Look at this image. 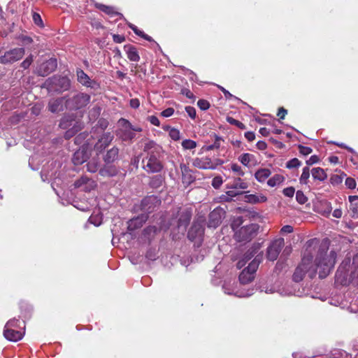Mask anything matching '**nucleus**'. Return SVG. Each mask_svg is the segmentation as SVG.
<instances>
[{"label": "nucleus", "instance_id": "nucleus-1", "mask_svg": "<svg viewBox=\"0 0 358 358\" xmlns=\"http://www.w3.org/2000/svg\"><path fill=\"white\" fill-rule=\"evenodd\" d=\"M336 259V253L334 251L331 250L329 252L328 247L326 245H321L314 262L310 255H304L301 264L293 274V280L296 282L301 281L306 273L310 278H313L317 272L320 278H325L334 268Z\"/></svg>", "mask_w": 358, "mask_h": 358}, {"label": "nucleus", "instance_id": "nucleus-2", "mask_svg": "<svg viewBox=\"0 0 358 358\" xmlns=\"http://www.w3.org/2000/svg\"><path fill=\"white\" fill-rule=\"evenodd\" d=\"M350 268L352 267L350 264V259H346L339 266L336 271L335 280L336 283L347 286L350 283L358 285V268L355 270H351L349 274Z\"/></svg>", "mask_w": 358, "mask_h": 358}, {"label": "nucleus", "instance_id": "nucleus-3", "mask_svg": "<svg viewBox=\"0 0 358 358\" xmlns=\"http://www.w3.org/2000/svg\"><path fill=\"white\" fill-rule=\"evenodd\" d=\"M206 217L203 215H199L194 221L192 226L188 231L187 236L191 241L200 242L204 234V224Z\"/></svg>", "mask_w": 358, "mask_h": 358}, {"label": "nucleus", "instance_id": "nucleus-4", "mask_svg": "<svg viewBox=\"0 0 358 358\" xmlns=\"http://www.w3.org/2000/svg\"><path fill=\"white\" fill-rule=\"evenodd\" d=\"M262 260L261 257L257 256L239 275V280L242 284H248L252 282L255 278L257 269Z\"/></svg>", "mask_w": 358, "mask_h": 358}, {"label": "nucleus", "instance_id": "nucleus-5", "mask_svg": "<svg viewBox=\"0 0 358 358\" xmlns=\"http://www.w3.org/2000/svg\"><path fill=\"white\" fill-rule=\"evenodd\" d=\"M143 168L148 173H159L163 169L161 161L156 156L155 152H149L142 160Z\"/></svg>", "mask_w": 358, "mask_h": 358}, {"label": "nucleus", "instance_id": "nucleus-6", "mask_svg": "<svg viewBox=\"0 0 358 358\" xmlns=\"http://www.w3.org/2000/svg\"><path fill=\"white\" fill-rule=\"evenodd\" d=\"M259 230L257 224H250L242 227L239 230L235 232L236 239L241 241H248L255 237Z\"/></svg>", "mask_w": 358, "mask_h": 358}, {"label": "nucleus", "instance_id": "nucleus-7", "mask_svg": "<svg viewBox=\"0 0 358 358\" xmlns=\"http://www.w3.org/2000/svg\"><path fill=\"white\" fill-rule=\"evenodd\" d=\"M121 127L116 131L117 136L123 141H131L135 137L132 131V125L125 119H120Z\"/></svg>", "mask_w": 358, "mask_h": 358}, {"label": "nucleus", "instance_id": "nucleus-8", "mask_svg": "<svg viewBox=\"0 0 358 358\" xmlns=\"http://www.w3.org/2000/svg\"><path fill=\"white\" fill-rule=\"evenodd\" d=\"M78 122H76L71 116H64L59 122V127L63 129H67L69 127L72 126L71 129H68L65 134L64 137L66 138H71L79 129L78 125Z\"/></svg>", "mask_w": 358, "mask_h": 358}, {"label": "nucleus", "instance_id": "nucleus-9", "mask_svg": "<svg viewBox=\"0 0 358 358\" xmlns=\"http://www.w3.org/2000/svg\"><path fill=\"white\" fill-rule=\"evenodd\" d=\"M284 244L285 241L282 238H280L272 241L267 248V259L270 261H275L277 259Z\"/></svg>", "mask_w": 358, "mask_h": 358}, {"label": "nucleus", "instance_id": "nucleus-10", "mask_svg": "<svg viewBox=\"0 0 358 358\" xmlns=\"http://www.w3.org/2000/svg\"><path fill=\"white\" fill-rule=\"evenodd\" d=\"M90 96L87 94L78 93L68 101V104L73 109H80L90 103Z\"/></svg>", "mask_w": 358, "mask_h": 358}, {"label": "nucleus", "instance_id": "nucleus-11", "mask_svg": "<svg viewBox=\"0 0 358 358\" xmlns=\"http://www.w3.org/2000/svg\"><path fill=\"white\" fill-rule=\"evenodd\" d=\"M225 214L226 212L223 208L220 207L215 208L209 214L208 227L212 228L217 227L222 223V220L225 217Z\"/></svg>", "mask_w": 358, "mask_h": 358}, {"label": "nucleus", "instance_id": "nucleus-12", "mask_svg": "<svg viewBox=\"0 0 358 358\" xmlns=\"http://www.w3.org/2000/svg\"><path fill=\"white\" fill-rule=\"evenodd\" d=\"M161 204V200L155 195L148 196L141 201V210L150 213L157 208Z\"/></svg>", "mask_w": 358, "mask_h": 358}, {"label": "nucleus", "instance_id": "nucleus-13", "mask_svg": "<svg viewBox=\"0 0 358 358\" xmlns=\"http://www.w3.org/2000/svg\"><path fill=\"white\" fill-rule=\"evenodd\" d=\"M57 66V59L50 58L43 62L36 69V73L40 76H47L53 72Z\"/></svg>", "mask_w": 358, "mask_h": 358}, {"label": "nucleus", "instance_id": "nucleus-14", "mask_svg": "<svg viewBox=\"0 0 358 358\" xmlns=\"http://www.w3.org/2000/svg\"><path fill=\"white\" fill-rule=\"evenodd\" d=\"M24 55V50L22 48H17L6 52L1 57V62L3 64L13 63L20 59Z\"/></svg>", "mask_w": 358, "mask_h": 358}, {"label": "nucleus", "instance_id": "nucleus-15", "mask_svg": "<svg viewBox=\"0 0 358 358\" xmlns=\"http://www.w3.org/2000/svg\"><path fill=\"white\" fill-rule=\"evenodd\" d=\"M114 138V136L110 132L104 133L99 139L98 142L94 145V149L101 152L107 146L110 145Z\"/></svg>", "mask_w": 358, "mask_h": 358}, {"label": "nucleus", "instance_id": "nucleus-16", "mask_svg": "<svg viewBox=\"0 0 358 358\" xmlns=\"http://www.w3.org/2000/svg\"><path fill=\"white\" fill-rule=\"evenodd\" d=\"M66 102L64 97L51 99L48 102V110L53 113L62 111Z\"/></svg>", "mask_w": 358, "mask_h": 358}, {"label": "nucleus", "instance_id": "nucleus-17", "mask_svg": "<svg viewBox=\"0 0 358 358\" xmlns=\"http://www.w3.org/2000/svg\"><path fill=\"white\" fill-rule=\"evenodd\" d=\"M90 157L87 149L82 147L73 154L72 162L75 165H80L86 162Z\"/></svg>", "mask_w": 358, "mask_h": 358}, {"label": "nucleus", "instance_id": "nucleus-18", "mask_svg": "<svg viewBox=\"0 0 358 358\" xmlns=\"http://www.w3.org/2000/svg\"><path fill=\"white\" fill-rule=\"evenodd\" d=\"M238 160L245 166L252 167L258 164L257 159L255 156L250 153H243L241 155Z\"/></svg>", "mask_w": 358, "mask_h": 358}, {"label": "nucleus", "instance_id": "nucleus-19", "mask_svg": "<svg viewBox=\"0 0 358 358\" xmlns=\"http://www.w3.org/2000/svg\"><path fill=\"white\" fill-rule=\"evenodd\" d=\"M24 334L21 331L16 330L15 329H4L3 336L4 337L10 341L16 342L21 340L23 337Z\"/></svg>", "mask_w": 358, "mask_h": 358}, {"label": "nucleus", "instance_id": "nucleus-20", "mask_svg": "<svg viewBox=\"0 0 358 358\" xmlns=\"http://www.w3.org/2000/svg\"><path fill=\"white\" fill-rule=\"evenodd\" d=\"M180 167L182 172V182L185 186H188L194 182V178L192 176L190 169L186 164H181Z\"/></svg>", "mask_w": 358, "mask_h": 358}, {"label": "nucleus", "instance_id": "nucleus-21", "mask_svg": "<svg viewBox=\"0 0 358 358\" xmlns=\"http://www.w3.org/2000/svg\"><path fill=\"white\" fill-rule=\"evenodd\" d=\"M192 217L191 209L187 208L181 212L178 220V228H182V231L186 230V227L188 225Z\"/></svg>", "mask_w": 358, "mask_h": 358}, {"label": "nucleus", "instance_id": "nucleus-22", "mask_svg": "<svg viewBox=\"0 0 358 358\" xmlns=\"http://www.w3.org/2000/svg\"><path fill=\"white\" fill-rule=\"evenodd\" d=\"M192 164L201 169H213L214 168L211 159L208 157L195 158Z\"/></svg>", "mask_w": 358, "mask_h": 358}, {"label": "nucleus", "instance_id": "nucleus-23", "mask_svg": "<svg viewBox=\"0 0 358 358\" xmlns=\"http://www.w3.org/2000/svg\"><path fill=\"white\" fill-rule=\"evenodd\" d=\"M124 50L130 61L138 62L140 60V56L136 47L129 44L125 45L124 46Z\"/></svg>", "mask_w": 358, "mask_h": 358}, {"label": "nucleus", "instance_id": "nucleus-24", "mask_svg": "<svg viewBox=\"0 0 358 358\" xmlns=\"http://www.w3.org/2000/svg\"><path fill=\"white\" fill-rule=\"evenodd\" d=\"M95 6L96 8L99 9L100 10L103 11V13L108 14V15L113 17V16H121V13H118L115 10V8L112 6H106L104 4L101 3H96Z\"/></svg>", "mask_w": 358, "mask_h": 358}, {"label": "nucleus", "instance_id": "nucleus-25", "mask_svg": "<svg viewBox=\"0 0 358 358\" xmlns=\"http://www.w3.org/2000/svg\"><path fill=\"white\" fill-rule=\"evenodd\" d=\"M118 170L115 166H106L99 170V174L103 177H113L117 174Z\"/></svg>", "mask_w": 358, "mask_h": 358}, {"label": "nucleus", "instance_id": "nucleus-26", "mask_svg": "<svg viewBox=\"0 0 358 358\" xmlns=\"http://www.w3.org/2000/svg\"><path fill=\"white\" fill-rule=\"evenodd\" d=\"M119 149L117 147H113L109 150L103 157L106 163H112L115 162L118 157Z\"/></svg>", "mask_w": 358, "mask_h": 358}, {"label": "nucleus", "instance_id": "nucleus-27", "mask_svg": "<svg viewBox=\"0 0 358 358\" xmlns=\"http://www.w3.org/2000/svg\"><path fill=\"white\" fill-rule=\"evenodd\" d=\"M271 172L268 169H260L255 173V178L259 182H264L271 175Z\"/></svg>", "mask_w": 358, "mask_h": 358}, {"label": "nucleus", "instance_id": "nucleus-28", "mask_svg": "<svg viewBox=\"0 0 358 358\" xmlns=\"http://www.w3.org/2000/svg\"><path fill=\"white\" fill-rule=\"evenodd\" d=\"M311 174L315 180H317L319 181H324L327 178V175L324 169L320 167L313 168L311 170Z\"/></svg>", "mask_w": 358, "mask_h": 358}, {"label": "nucleus", "instance_id": "nucleus-29", "mask_svg": "<svg viewBox=\"0 0 358 358\" xmlns=\"http://www.w3.org/2000/svg\"><path fill=\"white\" fill-rule=\"evenodd\" d=\"M245 201L251 203H257L266 201L267 198L266 196L262 194H246L245 196Z\"/></svg>", "mask_w": 358, "mask_h": 358}, {"label": "nucleus", "instance_id": "nucleus-30", "mask_svg": "<svg viewBox=\"0 0 358 358\" xmlns=\"http://www.w3.org/2000/svg\"><path fill=\"white\" fill-rule=\"evenodd\" d=\"M241 176L234 178L233 183L231 186L233 189H245L248 187V183L241 178Z\"/></svg>", "mask_w": 358, "mask_h": 358}, {"label": "nucleus", "instance_id": "nucleus-31", "mask_svg": "<svg viewBox=\"0 0 358 358\" xmlns=\"http://www.w3.org/2000/svg\"><path fill=\"white\" fill-rule=\"evenodd\" d=\"M164 182V178L161 175H157L151 178L150 181V185L152 188L160 187Z\"/></svg>", "mask_w": 358, "mask_h": 358}, {"label": "nucleus", "instance_id": "nucleus-32", "mask_svg": "<svg viewBox=\"0 0 358 358\" xmlns=\"http://www.w3.org/2000/svg\"><path fill=\"white\" fill-rule=\"evenodd\" d=\"M77 77L78 82L82 85L90 86V78L83 70H79L77 71Z\"/></svg>", "mask_w": 358, "mask_h": 358}, {"label": "nucleus", "instance_id": "nucleus-33", "mask_svg": "<svg viewBox=\"0 0 358 358\" xmlns=\"http://www.w3.org/2000/svg\"><path fill=\"white\" fill-rule=\"evenodd\" d=\"M285 180V178L279 174L274 175L272 178L268 179L267 184L268 186L273 187L281 184Z\"/></svg>", "mask_w": 358, "mask_h": 358}, {"label": "nucleus", "instance_id": "nucleus-34", "mask_svg": "<svg viewBox=\"0 0 358 358\" xmlns=\"http://www.w3.org/2000/svg\"><path fill=\"white\" fill-rule=\"evenodd\" d=\"M255 255V252L254 250H249L245 255V257L244 258H243L242 259H240L238 262H237V268L238 269H241V268H243L245 264L247 263L248 261H249L250 259H251L253 256Z\"/></svg>", "mask_w": 358, "mask_h": 358}, {"label": "nucleus", "instance_id": "nucleus-35", "mask_svg": "<svg viewBox=\"0 0 358 358\" xmlns=\"http://www.w3.org/2000/svg\"><path fill=\"white\" fill-rule=\"evenodd\" d=\"M134 69L135 70L131 69V72L137 76L140 79L143 80L146 75V69L141 65L138 66L137 64L134 66Z\"/></svg>", "mask_w": 358, "mask_h": 358}, {"label": "nucleus", "instance_id": "nucleus-36", "mask_svg": "<svg viewBox=\"0 0 358 358\" xmlns=\"http://www.w3.org/2000/svg\"><path fill=\"white\" fill-rule=\"evenodd\" d=\"M55 83H58L61 85V87L62 90H67L70 86V81L66 77L62 78H52Z\"/></svg>", "mask_w": 358, "mask_h": 358}, {"label": "nucleus", "instance_id": "nucleus-37", "mask_svg": "<svg viewBox=\"0 0 358 358\" xmlns=\"http://www.w3.org/2000/svg\"><path fill=\"white\" fill-rule=\"evenodd\" d=\"M310 177V169L309 167L306 166L303 169L302 173L299 178V181L301 184L306 185L308 181V178Z\"/></svg>", "mask_w": 358, "mask_h": 358}, {"label": "nucleus", "instance_id": "nucleus-38", "mask_svg": "<svg viewBox=\"0 0 358 358\" xmlns=\"http://www.w3.org/2000/svg\"><path fill=\"white\" fill-rule=\"evenodd\" d=\"M182 146L185 150H192L196 147V143L191 139H185L182 142Z\"/></svg>", "mask_w": 358, "mask_h": 358}, {"label": "nucleus", "instance_id": "nucleus-39", "mask_svg": "<svg viewBox=\"0 0 358 358\" xmlns=\"http://www.w3.org/2000/svg\"><path fill=\"white\" fill-rule=\"evenodd\" d=\"M98 169L99 163L96 159L91 160L87 164V169L89 172L95 173L98 171Z\"/></svg>", "mask_w": 358, "mask_h": 358}, {"label": "nucleus", "instance_id": "nucleus-40", "mask_svg": "<svg viewBox=\"0 0 358 358\" xmlns=\"http://www.w3.org/2000/svg\"><path fill=\"white\" fill-rule=\"evenodd\" d=\"M231 170L237 176V177L243 176L245 175V172L242 167L237 164H231Z\"/></svg>", "mask_w": 358, "mask_h": 358}, {"label": "nucleus", "instance_id": "nucleus-41", "mask_svg": "<svg viewBox=\"0 0 358 358\" xmlns=\"http://www.w3.org/2000/svg\"><path fill=\"white\" fill-rule=\"evenodd\" d=\"M152 149H154L157 152L158 150L160 149V148L158 145H157V144L152 141H150L145 144V146H144L145 152H148V153L153 152L152 151H150Z\"/></svg>", "mask_w": 358, "mask_h": 358}, {"label": "nucleus", "instance_id": "nucleus-42", "mask_svg": "<svg viewBox=\"0 0 358 358\" xmlns=\"http://www.w3.org/2000/svg\"><path fill=\"white\" fill-rule=\"evenodd\" d=\"M227 121L230 124L235 125V126H236L237 127H238L241 129H245V124L243 123H242L241 122H240V121H238L237 120H235L234 118H233L231 117H227Z\"/></svg>", "mask_w": 358, "mask_h": 358}, {"label": "nucleus", "instance_id": "nucleus-43", "mask_svg": "<svg viewBox=\"0 0 358 358\" xmlns=\"http://www.w3.org/2000/svg\"><path fill=\"white\" fill-rule=\"evenodd\" d=\"M90 179V178H89L86 176H82L80 178H79L78 180H77L75 182V183H74L75 187L80 188L82 189L83 185H86L89 182Z\"/></svg>", "mask_w": 358, "mask_h": 358}, {"label": "nucleus", "instance_id": "nucleus-44", "mask_svg": "<svg viewBox=\"0 0 358 358\" xmlns=\"http://www.w3.org/2000/svg\"><path fill=\"white\" fill-rule=\"evenodd\" d=\"M301 164V162L297 158H293L287 162L286 167L287 169H294L300 166Z\"/></svg>", "mask_w": 358, "mask_h": 358}, {"label": "nucleus", "instance_id": "nucleus-45", "mask_svg": "<svg viewBox=\"0 0 358 358\" xmlns=\"http://www.w3.org/2000/svg\"><path fill=\"white\" fill-rule=\"evenodd\" d=\"M296 199L300 204H304L308 199L302 191H297L296 193Z\"/></svg>", "mask_w": 358, "mask_h": 358}, {"label": "nucleus", "instance_id": "nucleus-46", "mask_svg": "<svg viewBox=\"0 0 358 358\" xmlns=\"http://www.w3.org/2000/svg\"><path fill=\"white\" fill-rule=\"evenodd\" d=\"M20 321L15 319L10 320L5 325L4 329H15L20 327Z\"/></svg>", "mask_w": 358, "mask_h": 358}, {"label": "nucleus", "instance_id": "nucleus-47", "mask_svg": "<svg viewBox=\"0 0 358 358\" xmlns=\"http://www.w3.org/2000/svg\"><path fill=\"white\" fill-rule=\"evenodd\" d=\"M169 136L173 141L179 140L180 137L179 130L175 128H171L169 130Z\"/></svg>", "mask_w": 358, "mask_h": 358}, {"label": "nucleus", "instance_id": "nucleus-48", "mask_svg": "<svg viewBox=\"0 0 358 358\" xmlns=\"http://www.w3.org/2000/svg\"><path fill=\"white\" fill-rule=\"evenodd\" d=\"M222 138L217 136L215 137V142L208 146H207L206 150H212L214 149H218L220 147V141Z\"/></svg>", "mask_w": 358, "mask_h": 358}, {"label": "nucleus", "instance_id": "nucleus-49", "mask_svg": "<svg viewBox=\"0 0 358 358\" xmlns=\"http://www.w3.org/2000/svg\"><path fill=\"white\" fill-rule=\"evenodd\" d=\"M95 187V182L93 180L90 179L89 182L86 185H83L82 190L84 192H90L92 189H93Z\"/></svg>", "mask_w": 358, "mask_h": 358}, {"label": "nucleus", "instance_id": "nucleus-50", "mask_svg": "<svg viewBox=\"0 0 358 358\" xmlns=\"http://www.w3.org/2000/svg\"><path fill=\"white\" fill-rule=\"evenodd\" d=\"M222 177L216 176L212 180V186L215 189H218L222 185Z\"/></svg>", "mask_w": 358, "mask_h": 358}, {"label": "nucleus", "instance_id": "nucleus-51", "mask_svg": "<svg viewBox=\"0 0 358 358\" xmlns=\"http://www.w3.org/2000/svg\"><path fill=\"white\" fill-rule=\"evenodd\" d=\"M197 106L200 109L206 110L210 107V103L206 100L199 99L197 102Z\"/></svg>", "mask_w": 358, "mask_h": 358}, {"label": "nucleus", "instance_id": "nucleus-52", "mask_svg": "<svg viewBox=\"0 0 358 358\" xmlns=\"http://www.w3.org/2000/svg\"><path fill=\"white\" fill-rule=\"evenodd\" d=\"M299 152L305 156L310 154L313 152L312 148H310V147L303 145H299Z\"/></svg>", "mask_w": 358, "mask_h": 358}, {"label": "nucleus", "instance_id": "nucleus-53", "mask_svg": "<svg viewBox=\"0 0 358 358\" xmlns=\"http://www.w3.org/2000/svg\"><path fill=\"white\" fill-rule=\"evenodd\" d=\"M33 20L36 25L39 27H43V20L41 19V15L38 13H34Z\"/></svg>", "mask_w": 358, "mask_h": 358}, {"label": "nucleus", "instance_id": "nucleus-54", "mask_svg": "<svg viewBox=\"0 0 358 358\" xmlns=\"http://www.w3.org/2000/svg\"><path fill=\"white\" fill-rule=\"evenodd\" d=\"M356 181L354 178H347L346 180H345V185L349 188V189H354L356 187Z\"/></svg>", "mask_w": 358, "mask_h": 358}, {"label": "nucleus", "instance_id": "nucleus-55", "mask_svg": "<svg viewBox=\"0 0 358 358\" xmlns=\"http://www.w3.org/2000/svg\"><path fill=\"white\" fill-rule=\"evenodd\" d=\"M185 111L192 119H194L196 117V109L194 107L189 106H186Z\"/></svg>", "mask_w": 358, "mask_h": 358}, {"label": "nucleus", "instance_id": "nucleus-56", "mask_svg": "<svg viewBox=\"0 0 358 358\" xmlns=\"http://www.w3.org/2000/svg\"><path fill=\"white\" fill-rule=\"evenodd\" d=\"M295 189L292 187H289L283 189V194L288 197H292L294 194Z\"/></svg>", "mask_w": 358, "mask_h": 358}, {"label": "nucleus", "instance_id": "nucleus-57", "mask_svg": "<svg viewBox=\"0 0 358 358\" xmlns=\"http://www.w3.org/2000/svg\"><path fill=\"white\" fill-rule=\"evenodd\" d=\"M174 113V109L173 108H168L165 110H164L162 113H161V115L162 116L164 117H169L171 116H172Z\"/></svg>", "mask_w": 358, "mask_h": 358}, {"label": "nucleus", "instance_id": "nucleus-58", "mask_svg": "<svg viewBox=\"0 0 358 358\" xmlns=\"http://www.w3.org/2000/svg\"><path fill=\"white\" fill-rule=\"evenodd\" d=\"M350 209L352 211V217L358 218V204L352 203L350 206Z\"/></svg>", "mask_w": 358, "mask_h": 358}, {"label": "nucleus", "instance_id": "nucleus-59", "mask_svg": "<svg viewBox=\"0 0 358 358\" xmlns=\"http://www.w3.org/2000/svg\"><path fill=\"white\" fill-rule=\"evenodd\" d=\"M342 178L338 175H334L331 177L330 181L333 185H337L342 182Z\"/></svg>", "mask_w": 358, "mask_h": 358}, {"label": "nucleus", "instance_id": "nucleus-60", "mask_svg": "<svg viewBox=\"0 0 358 358\" xmlns=\"http://www.w3.org/2000/svg\"><path fill=\"white\" fill-rule=\"evenodd\" d=\"M293 227L291 225H285L281 228L280 232L284 234H291L293 232Z\"/></svg>", "mask_w": 358, "mask_h": 358}, {"label": "nucleus", "instance_id": "nucleus-61", "mask_svg": "<svg viewBox=\"0 0 358 358\" xmlns=\"http://www.w3.org/2000/svg\"><path fill=\"white\" fill-rule=\"evenodd\" d=\"M218 88L223 92L225 98H227V99H231V98L236 99V97H235L234 95H232L229 91H227L223 87L218 85Z\"/></svg>", "mask_w": 358, "mask_h": 358}, {"label": "nucleus", "instance_id": "nucleus-62", "mask_svg": "<svg viewBox=\"0 0 358 358\" xmlns=\"http://www.w3.org/2000/svg\"><path fill=\"white\" fill-rule=\"evenodd\" d=\"M113 39L114 42L121 43L124 41L125 37L122 35L113 34Z\"/></svg>", "mask_w": 358, "mask_h": 358}, {"label": "nucleus", "instance_id": "nucleus-63", "mask_svg": "<svg viewBox=\"0 0 358 358\" xmlns=\"http://www.w3.org/2000/svg\"><path fill=\"white\" fill-rule=\"evenodd\" d=\"M33 62V59H32V57L30 56V57H28L27 58H26L25 60H24L22 63V66L24 68V69H27L31 64V62Z\"/></svg>", "mask_w": 358, "mask_h": 358}, {"label": "nucleus", "instance_id": "nucleus-64", "mask_svg": "<svg viewBox=\"0 0 358 358\" xmlns=\"http://www.w3.org/2000/svg\"><path fill=\"white\" fill-rule=\"evenodd\" d=\"M149 121L152 124L155 126L159 127L160 125V122L159 119L155 115L149 117Z\"/></svg>", "mask_w": 358, "mask_h": 358}]
</instances>
